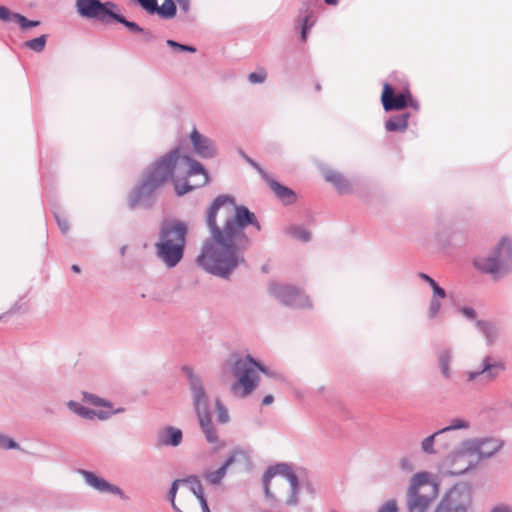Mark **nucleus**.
Masks as SVG:
<instances>
[{"instance_id": "8", "label": "nucleus", "mask_w": 512, "mask_h": 512, "mask_svg": "<svg viewBox=\"0 0 512 512\" xmlns=\"http://www.w3.org/2000/svg\"><path fill=\"white\" fill-rule=\"evenodd\" d=\"M276 480L277 484L286 483L289 489V495L285 500L287 506H296L299 503V481L292 467L286 463H279L270 466L263 476V485L266 498H275L271 492V481Z\"/></svg>"}, {"instance_id": "9", "label": "nucleus", "mask_w": 512, "mask_h": 512, "mask_svg": "<svg viewBox=\"0 0 512 512\" xmlns=\"http://www.w3.org/2000/svg\"><path fill=\"white\" fill-rule=\"evenodd\" d=\"M478 465L469 441L465 439L443 458L440 469L445 475L462 476L475 470Z\"/></svg>"}, {"instance_id": "50", "label": "nucleus", "mask_w": 512, "mask_h": 512, "mask_svg": "<svg viewBox=\"0 0 512 512\" xmlns=\"http://www.w3.org/2000/svg\"><path fill=\"white\" fill-rule=\"evenodd\" d=\"M419 277L424 280L425 282H427L429 285H431L432 283L435 282V280L433 278H431L429 275L427 274H424V273H420L419 274Z\"/></svg>"}, {"instance_id": "51", "label": "nucleus", "mask_w": 512, "mask_h": 512, "mask_svg": "<svg viewBox=\"0 0 512 512\" xmlns=\"http://www.w3.org/2000/svg\"><path fill=\"white\" fill-rule=\"evenodd\" d=\"M274 401V397L272 395H266L263 399H262V405H270L272 404Z\"/></svg>"}, {"instance_id": "22", "label": "nucleus", "mask_w": 512, "mask_h": 512, "mask_svg": "<svg viewBox=\"0 0 512 512\" xmlns=\"http://www.w3.org/2000/svg\"><path fill=\"white\" fill-rule=\"evenodd\" d=\"M125 412L124 407H118L114 410H93L84 406L80 417L86 420H93L95 418L105 421L110 419L113 415L122 414Z\"/></svg>"}, {"instance_id": "1", "label": "nucleus", "mask_w": 512, "mask_h": 512, "mask_svg": "<svg viewBox=\"0 0 512 512\" xmlns=\"http://www.w3.org/2000/svg\"><path fill=\"white\" fill-rule=\"evenodd\" d=\"M209 237L204 240L196 262L206 272L228 278L245 263V252L251 244L245 229L257 231L261 225L256 215L245 206L235 204L233 197L219 195L206 215Z\"/></svg>"}, {"instance_id": "21", "label": "nucleus", "mask_w": 512, "mask_h": 512, "mask_svg": "<svg viewBox=\"0 0 512 512\" xmlns=\"http://www.w3.org/2000/svg\"><path fill=\"white\" fill-rule=\"evenodd\" d=\"M235 461V453L231 454L225 461V463L219 467L217 470L214 471H205L203 473L204 479L212 484V485H218L221 483L223 478L225 477L227 473V469L230 465H232Z\"/></svg>"}, {"instance_id": "23", "label": "nucleus", "mask_w": 512, "mask_h": 512, "mask_svg": "<svg viewBox=\"0 0 512 512\" xmlns=\"http://www.w3.org/2000/svg\"><path fill=\"white\" fill-rule=\"evenodd\" d=\"M471 424L470 421L464 418H453L450 420L449 425L440 429V433L444 435L450 443L453 441L452 432L456 430H468Z\"/></svg>"}, {"instance_id": "34", "label": "nucleus", "mask_w": 512, "mask_h": 512, "mask_svg": "<svg viewBox=\"0 0 512 512\" xmlns=\"http://www.w3.org/2000/svg\"><path fill=\"white\" fill-rule=\"evenodd\" d=\"M47 35H41L40 37L31 39L25 42V47L35 51L42 52L46 46Z\"/></svg>"}, {"instance_id": "44", "label": "nucleus", "mask_w": 512, "mask_h": 512, "mask_svg": "<svg viewBox=\"0 0 512 512\" xmlns=\"http://www.w3.org/2000/svg\"><path fill=\"white\" fill-rule=\"evenodd\" d=\"M66 406L68 407V409L70 411H72L73 413H75L78 416H80V414L84 408V405L80 404L79 402L73 401V400L68 401L66 403Z\"/></svg>"}, {"instance_id": "48", "label": "nucleus", "mask_w": 512, "mask_h": 512, "mask_svg": "<svg viewBox=\"0 0 512 512\" xmlns=\"http://www.w3.org/2000/svg\"><path fill=\"white\" fill-rule=\"evenodd\" d=\"M310 18H311V15L308 14L306 16H304L301 20V28L302 27H309V29H311L314 25V21H311L310 22Z\"/></svg>"}, {"instance_id": "25", "label": "nucleus", "mask_w": 512, "mask_h": 512, "mask_svg": "<svg viewBox=\"0 0 512 512\" xmlns=\"http://www.w3.org/2000/svg\"><path fill=\"white\" fill-rule=\"evenodd\" d=\"M476 325L485 337L487 344H494L499 336L498 326L490 321H477Z\"/></svg>"}, {"instance_id": "52", "label": "nucleus", "mask_w": 512, "mask_h": 512, "mask_svg": "<svg viewBox=\"0 0 512 512\" xmlns=\"http://www.w3.org/2000/svg\"><path fill=\"white\" fill-rule=\"evenodd\" d=\"M309 27H302L301 28V39L303 42H305L307 40V35H308V31H309Z\"/></svg>"}, {"instance_id": "43", "label": "nucleus", "mask_w": 512, "mask_h": 512, "mask_svg": "<svg viewBox=\"0 0 512 512\" xmlns=\"http://www.w3.org/2000/svg\"><path fill=\"white\" fill-rule=\"evenodd\" d=\"M433 291L432 297L436 298H445L446 297V291L438 285V283L435 281L431 285H429Z\"/></svg>"}, {"instance_id": "36", "label": "nucleus", "mask_w": 512, "mask_h": 512, "mask_svg": "<svg viewBox=\"0 0 512 512\" xmlns=\"http://www.w3.org/2000/svg\"><path fill=\"white\" fill-rule=\"evenodd\" d=\"M16 23H18V25L20 26V28L23 30V31H26L30 28H33V27H37L40 25V22L39 21H35V20H29L27 19L25 16L19 14L17 16V21Z\"/></svg>"}, {"instance_id": "19", "label": "nucleus", "mask_w": 512, "mask_h": 512, "mask_svg": "<svg viewBox=\"0 0 512 512\" xmlns=\"http://www.w3.org/2000/svg\"><path fill=\"white\" fill-rule=\"evenodd\" d=\"M183 441L182 430L174 426H165L157 431V445L178 447Z\"/></svg>"}, {"instance_id": "29", "label": "nucleus", "mask_w": 512, "mask_h": 512, "mask_svg": "<svg viewBox=\"0 0 512 512\" xmlns=\"http://www.w3.org/2000/svg\"><path fill=\"white\" fill-rule=\"evenodd\" d=\"M198 420L207 441L209 443H216L218 441V435L215 427L212 424L211 415L200 417Z\"/></svg>"}, {"instance_id": "26", "label": "nucleus", "mask_w": 512, "mask_h": 512, "mask_svg": "<svg viewBox=\"0 0 512 512\" xmlns=\"http://www.w3.org/2000/svg\"><path fill=\"white\" fill-rule=\"evenodd\" d=\"M443 442L445 447L449 444L447 439L444 437L442 433H440V430L436 431L435 433L425 437L421 442V450L425 454L433 455L436 454L435 449V441Z\"/></svg>"}, {"instance_id": "47", "label": "nucleus", "mask_w": 512, "mask_h": 512, "mask_svg": "<svg viewBox=\"0 0 512 512\" xmlns=\"http://www.w3.org/2000/svg\"><path fill=\"white\" fill-rule=\"evenodd\" d=\"M56 221H57V224H58L60 230L63 233H67L69 230V223H68L67 219L61 218L58 215H56Z\"/></svg>"}, {"instance_id": "11", "label": "nucleus", "mask_w": 512, "mask_h": 512, "mask_svg": "<svg viewBox=\"0 0 512 512\" xmlns=\"http://www.w3.org/2000/svg\"><path fill=\"white\" fill-rule=\"evenodd\" d=\"M504 370L505 365L502 361L495 359L491 355H487L482 359L477 369L466 371L464 376L466 377L467 383L485 386L495 381Z\"/></svg>"}, {"instance_id": "46", "label": "nucleus", "mask_w": 512, "mask_h": 512, "mask_svg": "<svg viewBox=\"0 0 512 512\" xmlns=\"http://www.w3.org/2000/svg\"><path fill=\"white\" fill-rule=\"evenodd\" d=\"M460 312L467 319H474L476 317V311L472 307H461Z\"/></svg>"}, {"instance_id": "45", "label": "nucleus", "mask_w": 512, "mask_h": 512, "mask_svg": "<svg viewBox=\"0 0 512 512\" xmlns=\"http://www.w3.org/2000/svg\"><path fill=\"white\" fill-rule=\"evenodd\" d=\"M378 512H398L396 501L390 500L385 503Z\"/></svg>"}, {"instance_id": "39", "label": "nucleus", "mask_w": 512, "mask_h": 512, "mask_svg": "<svg viewBox=\"0 0 512 512\" xmlns=\"http://www.w3.org/2000/svg\"><path fill=\"white\" fill-rule=\"evenodd\" d=\"M0 448L2 449H20L19 444L14 441L12 438L0 433Z\"/></svg>"}, {"instance_id": "20", "label": "nucleus", "mask_w": 512, "mask_h": 512, "mask_svg": "<svg viewBox=\"0 0 512 512\" xmlns=\"http://www.w3.org/2000/svg\"><path fill=\"white\" fill-rule=\"evenodd\" d=\"M264 180L269 185L271 190L276 194V196L285 204H291L295 201V193L290 188L283 186L275 179H273L269 174L268 178H264Z\"/></svg>"}, {"instance_id": "53", "label": "nucleus", "mask_w": 512, "mask_h": 512, "mask_svg": "<svg viewBox=\"0 0 512 512\" xmlns=\"http://www.w3.org/2000/svg\"><path fill=\"white\" fill-rule=\"evenodd\" d=\"M408 105L413 107L414 109H418V103L414 101L411 97L408 99Z\"/></svg>"}, {"instance_id": "37", "label": "nucleus", "mask_w": 512, "mask_h": 512, "mask_svg": "<svg viewBox=\"0 0 512 512\" xmlns=\"http://www.w3.org/2000/svg\"><path fill=\"white\" fill-rule=\"evenodd\" d=\"M266 78H267V72L264 69H259L258 71L252 72L248 75V81L251 84L264 83Z\"/></svg>"}, {"instance_id": "24", "label": "nucleus", "mask_w": 512, "mask_h": 512, "mask_svg": "<svg viewBox=\"0 0 512 512\" xmlns=\"http://www.w3.org/2000/svg\"><path fill=\"white\" fill-rule=\"evenodd\" d=\"M325 179L332 183L340 193H348L351 191L350 181L336 171H327L325 173Z\"/></svg>"}, {"instance_id": "27", "label": "nucleus", "mask_w": 512, "mask_h": 512, "mask_svg": "<svg viewBox=\"0 0 512 512\" xmlns=\"http://www.w3.org/2000/svg\"><path fill=\"white\" fill-rule=\"evenodd\" d=\"M453 359V351L444 349L438 354V365L443 378L450 379L452 377L451 362Z\"/></svg>"}, {"instance_id": "31", "label": "nucleus", "mask_w": 512, "mask_h": 512, "mask_svg": "<svg viewBox=\"0 0 512 512\" xmlns=\"http://www.w3.org/2000/svg\"><path fill=\"white\" fill-rule=\"evenodd\" d=\"M441 299L442 298L431 297L427 310L429 320H435L439 317L442 308Z\"/></svg>"}, {"instance_id": "38", "label": "nucleus", "mask_w": 512, "mask_h": 512, "mask_svg": "<svg viewBox=\"0 0 512 512\" xmlns=\"http://www.w3.org/2000/svg\"><path fill=\"white\" fill-rule=\"evenodd\" d=\"M166 44L169 47H171L172 49H174L175 51L190 52V53H195L196 52V48L194 46L180 44V43H178V42H176L174 40H167Z\"/></svg>"}, {"instance_id": "15", "label": "nucleus", "mask_w": 512, "mask_h": 512, "mask_svg": "<svg viewBox=\"0 0 512 512\" xmlns=\"http://www.w3.org/2000/svg\"><path fill=\"white\" fill-rule=\"evenodd\" d=\"M468 441L478 464L484 459L493 457L504 445L502 440L492 437L468 438Z\"/></svg>"}, {"instance_id": "17", "label": "nucleus", "mask_w": 512, "mask_h": 512, "mask_svg": "<svg viewBox=\"0 0 512 512\" xmlns=\"http://www.w3.org/2000/svg\"><path fill=\"white\" fill-rule=\"evenodd\" d=\"M78 473L83 477L84 482L89 487L93 488L94 490L98 491L99 493H109L119 496L122 500H127L128 496L124 493V491L105 480L104 478L98 476L94 472L87 471L84 469H79Z\"/></svg>"}, {"instance_id": "12", "label": "nucleus", "mask_w": 512, "mask_h": 512, "mask_svg": "<svg viewBox=\"0 0 512 512\" xmlns=\"http://www.w3.org/2000/svg\"><path fill=\"white\" fill-rule=\"evenodd\" d=\"M116 8V4L110 1L75 0V10L81 18L97 20L104 24L109 23L112 13Z\"/></svg>"}, {"instance_id": "55", "label": "nucleus", "mask_w": 512, "mask_h": 512, "mask_svg": "<svg viewBox=\"0 0 512 512\" xmlns=\"http://www.w3.org/2000/svg\"><path fill=\"white\" fill-rule=\"evenodd\" d=\"M71 269L75 273H80V271H81L80 267L76 264L72 265Z\"/></svg>"}, {"instance_id": "32", "label": "nucleus", "mask_w": 512, "mask_h": 512, "mask_svg": "<svg viewBox=\"0 0 512 512\" xmlns=\"http://www.w3.org/2000/svg\"><path fill=\"white\" fill-rule=\"evenodd\" d=\"M110 19H113V20L123 24L126 28H128L133 33H140L143 31V29L137 23L128 21L123 15L116 13L115 10L113 11Z\"/></svg>"}, {"instance_id": "42", "label": "nucleus", "mask_w": 512, "mask_h": 512, "mask_svg": "<svg viewBox=\"0 0 512 512\" xmlns=\"http://www.w3.org/2000/svg\"><path fill=\"white\" fill-rule=\"evenodd\" d=\"M399 467L403 472L411 473L414 470V464L408 457H403L399 460Z\"/></svg>"}, {"instance_id": "14", "label": "nucleus", "mask_w": 512, "mask_h": 512, "mask_svg": "<svg viewBox=\"0 0 512 512\" xmlns=\"http://www.w3.org/2000/svg\"><path fill=\"white\" fill-rule=\"evenodd\" d=\"M189 388L192 395L193 406L198 418L211 415L209 397L199 376L192 371L188 372Z\"/></svg>"}, {"instance_id": "3", "label": "nucleus", "mask_w": 512, "mask_h": 512, "mask_svg": "<svg viewBox=\"0 0 512 512\" xmlns=\"http://www.w3.org/2000/svg\"><path fill=\"white\" fill-rule=\"evenodd\" d=\"M186 236L187 226L184 222L170 220L161 224L155 254L167 268H174L182 260Z\"/></svg>"}, {"instance_id": "7", "label": "nucleus", "mask_w": 512, "mask_h": 512, "mask_svg": "<svg viewBox=\"0 0 512 512\" xmlns=\"http://www.w3.org/2000/svg\"><path fill=\"white\" fill-rule=\"evenodd\" d=\"M438 495V485L430 472L414 474L409 482L407 508L409 512H426Z\"/></svg>"}, {"instance_id": "41", "label": "nucleus", "mask_w": 512, "mask_h": 512, "mask_svg": "<svg viewBox=\"0 0 512 512\" xmlns=\"http://www.w3.org/2000/svg\"><path fill=\"white\" fill-rule=\"evenodd\" d=\"M18 15H19V13L11 12L7 7L0 6V20H2L4 22H11V21L16 22Z\"/></svg>"}, {"instance_id": "30", "label": "nucleus", "mask_w": 512, "mask_h": 512, "mask_svg": "<svg viewBox=\"0 0 512 512\" xmlns=\"http://www.w3.org/2000/svg\"><path fill=\"white\" fill-rule=\"evenodd\" d=\"M83 401L97 407H104L107 410H114L113 404L107 399L101 398L95 394L89 392H83Z\"/></svg>"}, {"instance_id": "4", "label": "nucleus", "mask_w": 512, "mask_h": 512, "mask_svg": "<svg viewBox=\"0 0 512 512\" xmlns=\"http://www.w3.org/2000/svg\"><path fill=\"white\" fill-rule=\"evenodd\" d=\"M169 498L176 512H211L204 488L197 476L175 480L171 485Z\"/></svg>"}, {"instance_id": "54", "label": "nucleus", "mask_w": 512, "mask_h": 512, "mask_svg": "<svg viewBox=\"0 0 512 512\" xmlns=\"http://www.w3.org/2000/svg\"><path fill=\"white\" fill-rule=\"evenodd\" d=\"M338 2H339V0H325V3H326L327 5H332V6L337 5V4H338Z\"/></svg>"}, {"instance_id": "33", "label": "nucleus", "mask_w": 512, "mask_h": 512, "mask_svg": "<svg viewBox=\"0 0 512 512\" xmlns=\"http://www.w3.org/2000/svg\"><path fill=\"white\" fill-rule=\"evenodd\" d=\"M215 408L217 414V421L221 424L228 423L230 420L228 410L218 397L215 398Z\"/></svg>"}, {"instance_id": "18", "label": "nucleus", "mask_w": 512, "mask_h": 512, "mask_svg": "<svg viewBox=\"0 0 512 512\" xmlns=\"http://www.w3.org/2000/svg\"><path fill=\"white\" fill-rule=\"evenodd\" d=\"M409 92L394 94L393 88L389 84H384L381 100L386 111L401 110L408 106Z\"/></svg>"}, {"instance_id": "49", "label": "nucleus", "mask_w": 512, "mask_h": 512, "mask_svg": "<svg viewBox=\"0 0 512 512\" xmlns=\"http://www.w3.org/2000/svg\"><path fill=\"white\" fill-rule=\"evenodd\" d=\"M491 512H512V509L506 505H500L493 508Z\"/></svg>"}, {"instance_id": "35", "label": "nucleus", "mask_w": 512, "mask_h": 512, "mask_svg": "<svg viewBox=\"0 0 512 512\" xmlns=\"http://www.w3.org/2000/svg\"><path fill=\"white\" fill-rule=\"evenodd\" d=\"M288 232L292 237L302 242H308L311 239L309 231L301 226H293L289 228Z\"/></svg>"}, {"instance_id": "40", "label": "nucleus", "mask_w": 512, "mask_h": 512, "mask_svg": "<svg viewBox=\"0 0 512 512\" xmlns=\"http://www.w3.org/2000/svg\"><path fill=\"white\" fill-rule=\"evenodd\" d=\"M240 154L242 158L261 175L263 179L268 178V173L256 161L246 155L243 151H241Z\"/></svg>"}, {"instance_id": "2", "label": "nucleus", "mask_w": 512, "mask_h": 512, "mask_svg": "<svg viewBox=\"0 0 512 512\" xmlns=\"http://www.w3.org/2000/svg\"><path fill=\"white\" fill-rule=\"evenodd\" d=\"M194 175H201L202 177L198 186L205 185L209 180L207 171L199 161L190 156L182 155L180 149L175 148L160 157L144 173L140 184L129 195V207L133 209L138 206H150L153 193L168 180L175 181L176 194L182 196L194 187L188 183L180 184L178 180Z\"/></svg>"}, {"instance_id": "56", "label": "nucleus", "mask_w": 512, "mask_h": 512, "mask_svg": "<svg viewBox=\"0 0 512 512\" xmlns=\"http://www.w3.org/2000/svg\"><path fill=\"white\" fill-rule=\"evenodd\" d=\"M126 249H127V246H125V245H124V246H122V247L120 248V254H121V255H124V254H125V252H126Z\"/></svg>"}, {"instance_id": "6", "label": "nucleus", "mask_w": 512, "mask_h": 512, "mask_svg": "<svg viewBox=\"0 0 512 512\" xmlns=\"http://www.w3.org/2000/svg\"><path fill=\"white\" fill-rule=\"evenodd\" d=\"M231 371L236 378V381L230 387L231 393L241 399L248 397L257 388L259 383L258 371L274 376V373L254 360L250 355L233 360Z\"/></svg>"}, {"instance_id": "5", "label": "nucleus", "mask_w": 512, "mask_h": 512, "mask_svg": "<svg viewBox=\"0 0 512 512\" xmlns=\"http://www.w3.org/2000/svg\"><path fill=\"white\" fill-rule=\"evenodd\" d=\"M476 270L493 280H501L512 272V240L502 237L488 252L473 260Z\"/></svg>"}, {"instance_id": "10", "label": "nucleus", "mask_w": 512, "mask_h": 512, "mask_svg": "<svg viewBox=\"0 0 512 512\" xmlns=\"http://www.w3.org/2000/svg\"><path fill=\"white\" fill-rule=\"evenodd\" d=\"M472 504V488L468 483L454 485L434 512H468Z\"/></svg>"}, {"instance_id": "28", "label": "nucleus", "mask_w": 512, "mask_h": 512, "mask_svg": "<svg viewBox=\"0 0 512 512\" xmlns=\"http://www.w3.org/2000/svg\"><path fill=\"white\" fill-rule=\"evenodd\" d=\"M410 114L403 113L401 115H396L388 119L385 123V128L390 132H403L406 130L408 126V119Z\"/></svg>"}, {"instance_id": "13", "label": "nucleus", "mask_w": 512, "mask_h": 512, "mask_svg": "<svg viewBox=\"0 0 512 512\" xmlns=\"http://www.w3.org/2000/svg\"><path fill=\"white\" fill-rule=\"evenodd\" d=\"M269 294L278 299L284 305L303 308L310 306L308 297L299 289L282 284L271 283L268 288Z\"/></svg>"}, {"instance_id": "16", "label": "nucleus", "mask_w": 512, "mask_h": 512, "mask_svg": "<svg viewBox=\"0 0 512 512\" xmlns=\"http://www.w3.org/2000/svg\"><path fill=\"white\" fill-rule=\"evenodd\" d=\"M189 140L192 145L194 153L202 159H213L218 155V148L215 141L200 133L194 128L190 135Z\"/></svg>"}]
</instances>
